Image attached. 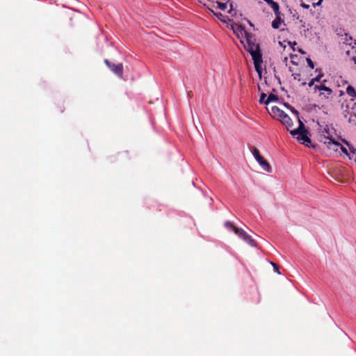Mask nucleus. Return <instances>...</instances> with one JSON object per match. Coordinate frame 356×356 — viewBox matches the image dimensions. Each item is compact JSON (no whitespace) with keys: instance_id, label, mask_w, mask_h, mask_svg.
Listing matches in <instances>:
<instances>
[{"instance_id":"f257e3e1","label":"nucleus","mask_w":356,"mask_h":356,"mask_svg":"<svg viewBox=\"0 0 356 356\" xmlns=\"http://www.w3.org/2000/svg\"><path fill=\"white\" fill-rule=\"evenodd\" d=\"M319 141L324 143L329 140L339 138L337 131L332 124L323 122L318 123Z\"/></svg>"},{"instance_id":"f03ea898","label":"nucleus","mask_w":356,"mask_h":356,"mask_svg":"<svg viewBox=\"0 0 356 356\" xmlns=\"http://www.w3.org/2000/svg\"><path fill=\"white\" fill-rule=\"evenodd\" d=\"M247 49L252 56L255 70L260 74L261 72L262 55L259 49V46L248 40Z\"/></svg>"},{"instance_id":"7ed1b4c3","label":"nucleus","mask_w":356,"mask_h":356,"mask_svg":"<svg viewBox=\"0 0 356 356\" xmlns=\"http://www.w3.org/2000/svg\"><path fill=\"white\" fill-rule=\"evenodd\" d=\"M299 127L298 129L291 130V134L296 138L300 143L309 147L311 144V139L307 136V131L305 129V124L300 120H298Z\"/></svg>"},{"instance_id":"20e7f679","label":"nucleus","mask_w":356,"mask_h":356,"mask_svg":"<svg viewBox=\"0 0 356 356\" xmlns=\"http://www.w3.org/2000/svg\"><path fill=\"white\" fill-rule=\"evenodd\" d=\"M249 149L253 154L256 161L259 163L261 167L267 172H272V168L269 163L260 154L259 150L254 146H249Z\"/></svg>"},{"instance_id":"39448f33","label":"nucleus","mask_w":356,"mask_h":356,"mask_svg":"<svg viewBox=\"0 0 356 356\" xmlns=\"http://www.w3.org/2000/svg\"><path fill=\"white\" fill-rule=\"evenodd\" d=\"M337 138H334L325 142L323 144L326 146L328 150L329 155H333L339 152L340 143L337 140Z\"/></svg>"},{"instance_id":"423d86ee","label":"nucleus","mask_w":356,"mask_h":356,"mask_svg":"<svg viewBox=\"0 0 356 356\" xmlns=\"http://www.w3.org/2000/svg\"><path fill=\"white\" fill-rule=\"evenodd\" d=\"M234 233L241 238L244 240L246 243L252 246H256V241L248 234L243 229L237 227L234 231Z\"/></svg>"},{"instance_id":"0eeeda50","label":"nucleus","mask_w":356,"mask_h":356,"mask_svg":"<svg viewBox=\"0 0 356 356\" xmlns=\"http://www.w3.org/2000/svg\"><path fill=\"white\" fill-rule=\"evenodd\" d=\"M105 63L119 77H122L123 74V65L122 63H113L108 60H105Z\"/></svg>"},{"instance_id":"6e6552de","label":"nucleus","mask_w":356,"mask_h":356,"mask_svg":"<svg viewBox=\"0 0 356 356\" xmlns=\"http://www.w3.org/2000/svg\"><path fill=\"white\" fill-rule=\"evenodd\" d=\"M274 13L275 15V19L272 22V26L275 29H278L280 28L281 24L284 23V19L281 17L280 10H278V12H274Z\"/></svg>"},{"instance_id":"1a4fd4ad","label":"nucleus","mask_w":356,"mask_h":356,"mask_svg":"<svg viewBox=\"0 0 356 356\" xmlns=\"http://www.w3.org/2000/svg\"><path fill=\"white\" fill-rule=\"evenodd\" d=\"M341 142L346 145L349 148L348 157L350 160L356 161V148L351 145L346 140L341 139Z\"/></svg>"},{"instance_id":"9d476101","label":"nucleus","mask_w":356,"mask_h":356,"mask_svg":"<svg viewBox=\"0 0 356 356\" xmlns=\"http://www.w3.org/2000/svg\"><path fill=\"white\" fill-rule=\"evenodd\" d=\"M280 122L286 127L288 131H290L291 130H293L291 129L293 127L292 120L287 114L282 117V118L280 120Z\"/></svg>"},{"instance_id":"9b49d317","label":"nucleus","mask_w":356,"mask_h":356,"mask_svg":"<svg viewBox=\"0 0 356 356\" xmlns=\"http://www.w3.org/2000/svg\"><path fill=\"white\" fill-rule=\"evenodd\" d=\"M332 90L330 88H324L323 90L320 91L318 96L321 100H326L332 96Z\"/></svg>"},{"instance_id":"f8f14e48","label":"nucleus","mask_w":356,"mask_h":356,"mask_svg":"<svg viewBox=\"0 0 356 356\" xmlns=\"http://www.w3.org/2000/svg\"><path fill=\"white\" fill-rule=\"evenodd\" d=\"M272 114L274 115L275 117H277L280 120L286 115L283 111L275 106L272 108Z\"/></svg>"},{"instance_id":"ddd939ff","label":"nucleus","mask_w":356,"mask_h":356,"mask_svg":"<svg viewBox=\"0 0 356 356\" xmlns=\"http://www.w3.org/2000/svg\"><path fill=\"white\" fill-rule=\"evenodd\" d=\"M220 0L215 1L213 2V7L214 8H218L221 10H225L227 8V3L220 2Z\"/></svg>"},{"instance_id":"4468645a","label":"nucleus","mask_w":356,"mask_h":356,"mask_svg":"<svg viewBox=\"0 0 356 356\" xmlns=\"http://www.w3.org/2000/svg\"><path fill=\"white\" fill-rule=\"evenodd\" d=\"M264 1H266L268 3V5L272 8V9L273 10L274 12H276V11L278 12V10H280V6L277 2H275L273 0H264Z\"/></svg>"},{"instance_id":"2eb2a0df","label":"nucleus","mask_w":356,"mask_h":356,"mask_svg":"<svg viewBox=\"0 0 356 356\" xmlns=\"http://www.w3.org/2000/svg\"><path fill=\"white\" fill-rule=\"evenodd\" d=\"M325 82H326V80H324L323 82H321L320 84H316L314 87V92H316L317 91H321L323 90L324 88H328V87L325 86Z\"/></svg>"},{"instance_id":"dca6fc26","label":"nucleus","mask_w":356,"mask_h":356,"mask_svg":"<svg viewBox=\"0 0 356 356\" xmlns=\"http://www.w3.org/2000/svg\"><path fill=\"white\" fill-rule=\"evenodd\" d=\"M346 92L349 96L356 97V91L351 86H348L347 87Z\"/></svg>"},{"instance_id":"f3484780","label":"nucleus","mask_w":356,"mask_h":356,"mask_svg":"<svg viewBox=\"0 0 356 356\" xmlns=\"http://www.w3.org/2000/svg\"><path fill=\"white\" fill-rule=\"evenodd\" d=\"M225 226L227 229L232 230L234 232L236 230V229H237V227L232 222L229 221H227L225 223Z\"/></svg>"},{"instance_id":"a211bd4d","label":"nucleus","mask_w":356,"mask_h":356,"mask_svg":"<svg viewBox=\"0 0 356 356\" xmlns=\"http://www.w3.org/2000/svg\"><path fill=\"white\" fill-rule=\"evenodd\" d=\"M277 97L276 95H273V94H270L268 95V97H267L266 99V101L265 102L266 104H268L269 102H272V101H275V100H277Z\"/></svg>"},{"instance_id":"6ab92c4d","label":"nucleus","mask_w":356,"mask_h":356,"mask_svg":"<svg viewBox=\"0 0 356 356\" xmlns=\"http://www.w3.org/2000/svg\"><path fill=\"white\" fill-rule=\"evenodd\" d=\"M339 149H341L343 154L348 156V154H349L348 150L345 147H343L341 143H340Z\"/></svg>"},{"instance_id":"aec40b11","label":"nucleus","mask_w":356,"mask_h":356,"mask_svg":"<svg viewBox=\"0 0 356 356\" xmlns=\"http://www.w3.org/2000/svg\"><path fill=\"white\" fill-rule=\"evenodd\" d=\"M266 95L265 93H262L261 95V97H260V100H259L260 103L265 104V102L266 101Z\"/></svg>"},{"instance_id":"412c9836","label":"nucleus","mask_w":356,"mask_h":356,"mask_svg":"<svg viewBox=\"0 0 356 356\" xmlns=\"http://www.w3.org/2000/svg\"><path fill=\"white\" fill-rule=\"evenodd\" d=\"M271 264L274 268L275 271H276L277 273L280 274V272L279 271L280 266L275 263L272 262Z\"/></svg>"},{"instance_id":"4be33fe9","label":"nucleus","mask_w":356,"mask_h":356,"mask_svg":"<svg viewBox=\"0 0 356 356\" xmlns=\"http://www.w3.org/2000/svg\"><path fill=\"white\" fill-rule=\"evenodd\" d=\"M300 6L302 8L305 9H308L309 8V5L304 3L302 0H300Z\"/></svg>"},{"instance_id":"5701e85b","label":"nucleus","mask_w":356,"mask_h":356,"mask_svg":"<svg viewBox=\"0 0 356 356\" xmlns=\"http://www.w3.org/2000/svg\"><path fill=\"white\" fill-rule=\"evenodd\" d=\"M323 75L322 74H318L317 76H316L315 78L312 79L314 82H321V79L322 78Z\"/></svg>"},{"instance_id":"b1692460","label":"nucleus","mask_w":356,"mask_h":356,"mask_svg":"<svg viewBox=\"0 0 356 356\" xmlns=\"http://www.w3.org/2000/svg\"><path fill=\"white\" fill-rule=\"evenodd\" d=\"M307 63H308L309 66L311 68L314 69V65L312 60L310 58H307Z\"/></svg>"},{"instance_id":"393cba45","label":"nucleus","mask_w":356,"mask_h":356,"mask_svg":"<svg viewBox=\"0 0 356 356\" xmlns=\"http://www.w3.org/2000/svg\"><path fill=\"white\" fill-rule=\"evenodd\" d=\"M353 56H352V60L354 61L355 64L356 65V51H353Z\"/></svg>"},{"instance_id":"a878e982","label":"nucleus","mask_w":356,"mask_h":356,"mask_svg":"<svg viewBox=\"0 0 356 356\" xmlns=\"http://www.w3.org/2000/svg\"><path fill=\"white\" fill-rule=\"evenodd\" d=\"M323 0H319L317 3H313V6L315 8L317 6H320L322 3Z\"/></svg>"},{"instance_id":"bb28decb","label":"nucleus","mask_w":356,"mask_h":356,"mask_svg":"<svg viewBox=\"0 0 356 356\" xmlns=\"http://www.w3.org/2000/svg\"><path fill=\"white\" fill-rule=\"evenodd\" d=\"M308 85H309V87H312V86H314H314H315V82H314V81L313 79H312V80L309 82Z\"/></svg>"},{"instance_id":"cd10ccee","label":"nucleus","mask_w":356,"mask_h":356,"mask_svg":"<svg viewBox=\"0 0 356 356\" xmlns=\"http://www.w3.org/2000/svg\"><path fill=\"white\" fill-rule=\"evenodd\" d=\"M211 11H212V12L214 13V15H215L218 18H219V19L222 16V15L220 13H214L213 10H211Z\"/></svg>"},{"instance_id":"c85d7f7f","label":"nucleus","mask_w":356,"mask_h":356,"mask_svg":"<svg viewBox=\"0 0 356 356\" xmlns=\"http://www.w3.org/2000/svg\"><path fill=\"white\" fill-rule=\"evenodd\" d=\"M346 40L347 44H348V45L352 46V44H353V39H352V38H351V37H350V42H348V40H347V38H346Z\"/></svg>"},{"instance_id":"c756f323","label":"nucleus","mask_w":356,"mask_h":356,"mask_svg":"<svg viewBox=\"0 0 356 356\" xmlns=\"http://www.w3.org/2000/svg\"><path fill=\"white\" fill-rule=\"evenodd\" d=\"M293 76H294L295 79H297L300 76V74L296 73V74H293Z\"/></svg>"},{"instance_id":"7c9ffc66","label":"nucleus","mask_w":356,"mask_h":356,"mask_svg":"<svg viewBox=\"0 0 356 356\" xmlns=\"http://www.w3.org/2000/svg\"><path fill=\"white\" fill-rule=\"evenodd\" d=\"M188 95L189 97H192V95H193V92H192L191 91H189V92H188Z\"/></svg>"},{"instance_id":"2f4dec72","label":"nucleus","mask_w":356,"mask_h":356,"mask_svg":"<svg viewBox=\"0 0 356 356\" xmlns=\"http://www.w3.org/2000/svg\"><path fill=\"white\" fill-rule=\"evenodd\" d=\"M346 53H347L348 55H350V51L349 50H347Z\"/></svg>"}]
</instances>
